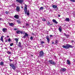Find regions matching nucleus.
Listing matches in <instances>:
<instances>
[{"label": "nucleus", "mask_w": 75, "mask_h": 75, "mask_svg": "<svg viewBox=\"0 0 75 75\" xmlns=\"http://www.w3.org/2000/svg\"><path fill=\"white\" fill-rule=\"evenodd\" d=\"M17 22L18 23V24H21V22L19 20H17Z\"/></svg>", "instance_id": "nucleus-24"}, {"label": "nucleus", "mask_w": 75, "mask_h": 75, "mask_svg": "<svg viewBox=\"0 0 75 75\" xmlns=\"http://www.w3.org/2000/svg\"><path fill=\"white\" fill-rule=\"evenodd\" d=\"M9 65L11 67V68H12L13 69H14V70H15V69H16V67H15V66H14V65H13V64H9Z\"/></svg>", "instance_id": "nucleus-4"}, {"label": "nucleus", "mask_w": 75, "mask_h": 75, "mask_svg": "<svg viewBox=\"0 0 75 75\" xmlns=\"http://www.w3.org/2000/svg\"><path fill=\"white\" fill-rule=\"evenodd\" d=\"M59 30L60 32H61V31H62V28H61V27L59 28Z\"/></svg>", "instance_id": "nucleus-18"}, {"label": "nucleus", "mask_w": 75, "mask_h": 75, "mask_svg": "<svg viewBox=\"0 0 75 75\" xmlns=\"http://www.w3.org/2000/svg\"><path fill=\"white\" fill-rule=\"evenodd\" d=\"M50 36H51V37H52V35H50Z\"/></svg>", "instance_id": "nucleus-52"}, {"label": "nucleus", "mask_w": 75, "mask_h": 75, "mask_svg": "<svg viewBox=\"0 0 75 75\" xmlns=\"http://www.w3.org/2000/svg\"><path fill=\"white\" fill-rule=\"evenodd\" d=\"M18 46L19 47H21V45H18Z\"/></svg>", "instance_id": "nucleus-39"}, {"label": "nucleus", "mask_w": 75, "mask_h": 75, "mask_svg": "<svg viewBox=\"0 0 75 75\" xmlns=\"http://www.w3.org/2000/svg\"><path fill=\"white\" fill-rule=\"evenodd\" d=\"M15 40H16V43L17 44L18 43V39L17 38H16Z\"/></svg>", "instance_id": "nucleus-20"}, {"label": "nucleus", "mask_w": 75, "mask_h": 75, "mask_svg": "<svg viewBox=\"0 0 75 75\" xmlns=\"http://www.w3.org/2000/svg\"><path fill=\"white\" fill-rule=\"evenodd\" d=\"M20 33L21 34H23V33H23V32L22 31H21V32L20 31Z\"/></svg>", "instance_id": "nucleus-44"}, {"label": "nucleus", "mask_w": 75, "mask_h": 75, "mask_svg": "<svg viewBox=\"0 0 75 75\" xmlns=\"http://www.w3.org/2000/svg\"><path fill=\"white\" fill-rule=\"evenodd\" d=\"M49 62L52 65H56V63L55 62L52 61V60H49Z\"/></svg>", "instance_id": "nucleus-3"}, {"label": "nucleus", "mask_w": 75, "mask_h": 75, "mask_svg": "<svg viewBox=\"0 0 75 75\" xmlns=\"http://www.w3.org/2000/svg\"><path fill=\"white\" fill-rule=\"evenodd\" d=\"M62 47L63 48H66V49H67V46H64L63 45L62 46Z\"/></svg>", "instance_id": "nucleus-27"}, {"label": "nucleus", "mask_w": 75, "mask_h": 75, "mask_svg": "<svg viewBox=\"0 0 75 75\" xmlns=\"http://www.w3.org/2000/svg\"><path fill=\"white\" fill-rule=\"evenodd\" d=\"M32 35H34V33H32Z\"/></svg>", "instance_id": "nucleus-46"}, {"label": "nucleus", "mask_w": 75, "mask_h": 75, "mask_svg": "<svg viewBox=\"0 0 75 75\" xmlns=\"http://www.w3.org/2000/svg\"><path fill=\"white\" fill-rule=\"evenodd\" d=\"M14 30H15V31H17V28H15L14 29Z\"/></svg>", "instance_id": "nucleus-40"}, {"label": "nucleus", "mask_w": 75, "mask_h": 75, "mask_svg": "<svg viewBox=\"0 0 75 75\" xmlns=\"http://www.w3.org/2000/svg\"><path fill=\"white\" fill-rule=\"evenodd\" d=\"M9 61H10V62H11V61H12V60L9 59Z\"/></svg>", "instance_id": "nucleus-45"}, {"label": "nucleus", "mask_w": 75, "mask_h": 75, "mask_svg": "<svg viewBox=\"0 0 75 75\" xmlns=\"http://www.w3.org/2000/svg\"><path fill=\"white\" fill-rule=\"evenodd\" d=\"M60 15H58V17H60Z\"/></svg>", "instance_id": "nucleus-47"}, {"label": "nucleus", "mask_w": 75, "mask_h": 75, "mask_svg": "<svg viewBox=\"0 0 75 75\" xmlns=\"http://www.w3.org/2000/svg\"><path fill=\"white\" fill-rule=\"evenodd\" d=\"M14 18H16V19H18V15H15L14 16Z\"/></svg>", "instance_id": "nucleus-16"}, {"label": "nucleus", "mask_w": 75, "mask_h": 75, "mask_svg": "<svg viewBox=\"0 0 75 75\" xmlns=\"http://www.w3.org/2000/svg\"><path fill=\"white\" fill-rule=\"evenodd\" d=\"M16 10L18 11H20V7L19 6H17L16 7Z\"/></svg>", "instance_id": "nucleus-14"}, {"label": "nucleus", "mask_w": 75, "mask_h": 75, "mask_svg": "<svg viewBox=\"0 0 75 75\" xmlns=\"http://www.w3.org/2000/svg\"><path fill=\"white\" fill-rule=\"evenodd\" d=\"M26 26H29V24H28V23H26Z\"/></svg>", "instance_id": "nucleus-36"}, {"label": "nucleus", "mask_w": 75, "mask_h": 75, "mask_svg": "<svg viewBox=\"0 0 75 75\" xmlns=\"http://www.w3.org/2000/svg\"><path fill=\"white\" fill-rule=\"evenodd\" d=\"M44 53L43 52V51H41L39 53V56L40 57H44Z\"/></svg>", "instance_id": "nucleus-2"}, {"label": "nucleus", "mask_w": 75, "mask_h": 75, "mask_svg": "<svg viewBox=\"0 0 75 75\" xmlns=\"http://www.w3.org/2000/svg\"><path fill=\"white\" fill-rule=\"evenodd\" d=\"M30 39L31 40H33V37L32 36H31L30 38Z\"/></svg>", "instance_id": "nucleus-33"}, {"label": "nucleus", "mask_w": 75, "mask_h": 75, "mask_svg": "<svg viewBox=\"0 0 75 75\" xmlns=\"http://www.w3.org/2000/svg\"><path fill=\"white\" fill-rule=\"evenodd\" d=\"M10 50H11V51H13V48H12L11 47H10Z\"/></svg>", "instance_id": "nucleus-41"}, {"label": "nucleus", "mask_w": 75, "mask_h": 75, "mask_svg": "<svg viewBox=\"0 0 75 75\" xmlns=\"http://www.w3.org/2000/svg\"><path fill=\"white\" fill-rule=\"evenodd\" d=\"M66 46H67V49L69 48L70 45L69 44H67L66 45Z\"/></svg>", "instance_id": "nucleus-26"}, {"label": "nucleus", "mask_w": 75, "mask_h": 75, "mask_svg": "<svg viewBox=\"0 0 75 75\" xmlns=\"http://www.w3.org/2000/svg\"><path fill=\"white\" fill-rule=\"evenodd\" d=\"M2 20H3V19L2 18H0V21H1Z\"/></svg>", "instance_id": "nucleus-42"}, {"label": "nucleus", "mask_w": 75, "mask_h": 75, "mask_svg": "<svg viewBox=\"0 0 75 75\" xmlns=\"http://www.w3.org/2000/svg\"><path fill=\"white\" fill-rule=\"evenodd\" d=\"M4 33H6L7 31V29L6 28H3L2 30Z\"/></svg>", "instance_id": "nucleus-5"}, {"label": "nucleus", "mask_w": 75, "mask_h": 75, "mask_svg": "<svg viewBox=\"0 0 75 75\" xmlns=\"http://www.w3.org/2000/svg\"><path fill=\"white\" fill-rule=\"evenodd\" d=\"M46 38L47 40V42L48 43H50V39H49V37L48 36H47Z\"/></svg>", "instance_id": "nucleus-11"}, {"label": "nucleus", "mask_w": 75, "mask_h": 75, "mask_svg": "<svg viewBox=\"0 0 75 75\" xmlns=\"http://www.w3.org/2000/svg\"><path fill=\"white\" fill-rule=\"evenodd\" d=\"M7 37H9V36H7Z\"/></svg>", "instance_id": "nucleus-50"}, {"label": "nucleus", "mask_w": 75, "mask_h": 75, "mask_svg": "<svg viewBox=\"0 0 75 75\" xmlns=\"http://www.w3.org/2000/svg\"><path fill=\"white\" fill-rule=\"evenodd\" d=\"M31 56H32L33 57V55H31Z\"/></svg>", "instance_id": "nucleus-54"}, {"label": "nucleus", "mask_w": 75, "mask_h": 75, "mask_svg": "<svg viewBox=\"0 0 75 75\" xmlns=\"http://www.w3.org/2000/svg\"><path fill=\"white\" fill-rule=\"evenodd\" d=\"M52 7H53L54 8H57V6L55 5H53Z\"/></svg>", "instance_id": "nucleus-19"}, {"label": "nucleus", "mask_w": 75, "mask_h": 75, "mask_svg": "<svg viewBox=\"0 0 75 75\" xmlns=\"http://www.w3.org/2000/svg\"><path fill=\"white\" fill-rule=\"evenodd\" d=\"M52 44H54V42H52Z\"/></svg>", "instance_id": "nucleus-49"}, {"label": "nucleus", "mask_w": 75, "mask_h": 75, "mask_svg": "<svg viewBox=\"0 0 75 75\" xmlns=\"http://www.w3.org/2000/svg\"><path fill=\"white\" fill-rule=\"evenodd\" d=\"M65 21H67V22H69V18H67L64 20Z\"/></svg>", "instance_id": "nucleus-9"}, {"label": "nucleus", "mask_w": 75, "mask_h": 75, "mask_svg": "<svg viewBox=\"0 0 75 75\" xmlns=\"http://www.w3.org/2000/svg\"><path fill=\"white\" fill-rule=\"evenodd\" d=\"M8 13H9V12L8 11H6V14H8Z\"/></svg>", "instance_id": "nucleus-37"}, {"label": "nucleus", "mask_w": 75, "mask_h": 75, "mask_svg": "<svg viewBox=\"0 0 75 75\" xmlns=\"http://www.w3.org/2000/svg\"><path fill=\"white\" fill-rule=\"evenodd\" d=\"M7 53L9 54H11V52H9V51L7 52Z\"/></svg>", "instance_id": "nucleus-29"}, {"label": "nucleus", "mask_w": 75, "mask_h": 75, "mask_svg": "<svg viewBox=\"0 0 75 75\" xmlns=\"http://www.w3.org/2000/svg\"><path fill=\"white\" fill-rule=\"evenodd\" d=\"M0 65H4V63L3 62H1Z\"/></svg>", "instance_id": "nucleus-28"}, {"label": "nucleus", "mask_w": 75, "mask_h": 75, "mask_svg": "<svg viewBox=\"0 0 75 75\" xmlns=\"http://www.w3.org/2000/svg\"><path fill=\"white\" fill-rule=\"evenodd\" d=\"M19 45H21V42H19Z\"/></svg>", "instance_id": "nucleus-43"}, {"label": "nucleus", "mask_w": 75, "mask_h": 75, "mask_svg": "<svg viewBox=\"0 0 75 75\" xmlns=\"http://www.w3.org/2000/svg\"><path fill=\"white\" fill-rule=\"evenodd\" d=\"M4 37V36H2L1 38V41L2 42H3V37Z\"/></svg>", "instance_id": "nucleus-17"}, {"label": "nucleus", "mask_w": 75, "mask_h": 75, "mask_svg": "<svg viewBox=\"0 0 75 75\" xmlns=\"http://www.w3.org/2000/svg\"><path fill=\"white\" fill-rule=\"evenodd\" d=\"M74 42V41H72V42Z\"/></svg>", "instance_id": "nucleus-53"}, {"label": "nucleus", "mask_w": 75, "mask_h": 75, "mask_svg": "<svg viewBox=\"0 0 75 75\" xmlns=\"http://www.w3.org/2000/svg\"><path fill=\"white\" fill-rule=\"evenodd\" d=\"M67 64H68V65H70L71 64V62L69 60H67Z\"/></svg>", "instance_id": "nucleus-12"}, {"label": "nucleus", "mask_w": 75, "mask_h": 75, "mask_svg": "<svg viewBox=\"0 0 75 75\" xmlns=\"http://www.w3.org/2000/svg\"><path fill=\"white\" fill-rule=\"evenodd\" d=\"M41 44H44L45 43V42L43 41H41L40 42Z\"/></svg>", "instance_id": "nucleus-31"}, {"label": "nucleus", "mask_w": 75, "mask_h": 75, "mask_svg": "<svg viewBox=\"0 0 75 75\" xmlns=\"http://www.w3.org/2000/svg\"><path fill=\"white\" fill-rule=\"evenodd\" d=\"M58 44V40H56L54 42V44H56V45H57V44Z\"/></svg>", "instance_id": "nucleus-23"}, {"label": "nucleus", "mask_w": 75, "mask_h": 75, "mask_svg": "<svg viewBox=\"0 0 75 75\" xmlns=\"http://www.w3.org/2000/svg\"><path fill=\"white\" fill-rule=\"evenodd\" d=\"M52 21L53 23H54L56 24H58V22L56 21V20L55 19H53Z\"/></svg>", "instance_id": "nucleus-15"}, {"label": "nucleus", "mask_w": 75, "mask_h": 75, "mask_svg": "<svg viewBox=\"0 0 75 75\" xmlns=\"http://www.w3.org/2000/svg\"><path fill=\"white\" fill-rule=\"evenodd\" d=\"M5 42H7V40H6L5 41Z\"/></svg>", "instance_id": "nucleus-48"}, {"label": "nucleus", "mask_w": 75, "mask_h": 75, "mask_svg": "<svg viewBox=\"0 0 75 75\" xmlns=\"http://www.w3.org/2000/svg\"><path fill=\"white\" fill-rule=\"evenodd\" d=\"M23 28H25V27L24 26H23Z\"/></svg>", "instance_id": "nucleus-51"}, {"label": "nucleus", "mask_w": 75, "mask_h": 75, "mask_svg": "<svg viewBox=\"0 0 75 75\" xmlns=\"http://www.w3.org/2000/svg\"><path fill=\"white\" fill-rule=\"evenodd\" d=\"M16 32L17 34H20V30H18L16 31Z\"/></svg>", "instance_id": "nucleus-21"}, {"label": "nucleus", "mask_w": 75, "mask_h": 75, "mask_svg": "<svg viewBox=\"0 0 75 75\" xmlns=\"http://www.w3.org/2000/svg\"><path fill=\"white\" fill-rule=\"evenodd\" d=\"M13 43H11L10 44V46H13Z\"/></svg>", "instance_id": "nucleus-38"}, {"label": "nucleus", "mask_w": 75, "mask_h": 75, "mask_svg": "<svg viewBox=\"0 0 75 75\" xmlns=\"http://www.w3.org/2000/svg\"><path fill=\"white\" fill-rule=\"evenodd\" d=\"M64 35L65 37H66V38H69V36H70L69 35H67V34H66V33H64Z\"/></svg>", "instance_id": "nucleus-8"}, {"label": "nucleus", "mask_w": 75, "mask_h": 75, "mask_svg": "<svg viewBox=\"0 0 75 75\" xmlns=\"http://www.w3.org/2000/svg\"><path fill=\"white\" fill-rule=\"evenodd\" d=\"M71 1V2H75V0H70Z\"/></svg>", "instance_id": "nucleus-32"}, {"label": "nucleus", "mask_w": 75, "mask_h": 75, "mask_svg": "<svg viewBox=\"0 0 75 75\" xmlns=\"http://www.w3.org/2000/svg\"><path fill=\"white\" fill-rule=\"evenodd\" d=\"M25 7L24 8V10L25 11V14H27V15L28 16H29L30 15V13L28 12H27V6L25 4Z\"/></svg>", "instance_id": "nucleus-1"}, {"label": "nucleus", "mask_w": 75, "mask_h": 75, "mask_svg": "<svg viewBox=\"0 0 75 75\" xmlns=\"http://www.w3.org/2000/svg\"><path fill=\"white\" fill-rule=\"evenodd\" d=\"M44 10V8L42 6L40 8V11L42 10Z\"/></svg>", "instance_id": "nucleus-22"}, {"label": "nucleus", "mask_w": 75, "mask_h": 75, "mask_svg": "<svg viewBox=\"0 0 75 75\" xmlns=\"http://www.w3.org/2000/svg\"><path fill=\"white\" fill-rule=\"evenodd\" d=\"M47 24H48V25H52V24H50V23L49 22L47 23Z\"/></svg>", "instance_id": "nucleus-25"}, {"label": "nucleus", "mask_w": 75, "mask_h": 75, "mask_svg": "<svg viewBox=\"0 0 75 75\" xmlns=\"http://www.w3.org/2000/svg\"><path fill=\"white\" fill-rule=\"evenodd\" d=\"M16 1L18 2L19 3H23V0H16Z\"/></svg>", "instance_id": "nucleus-7"}, {"label": "nucleus", "mask_w": 75, "mask_h": 75, "mask_svg": "<svg viewBox=\"0 0 75 75\" xmlns=\"http://www.w3.org/2000/svg\"><path fill=\"white\" fill-rule=\"evenodd\" d=\"M42 21H46V20H45V19H44V18H43L42 19Z\"/></svg>", "instance_id": "nucleus-34"}, {"label": "nucleus", "mask_w": 75, "mask_h": 75, "mask_svg": "<svg viewBox=\"0 0 75 75\" xmlns=\"http://www.w3.org/2000/svg\"><path fill=\"white\" fill-rule=\"evenodd\" d=\"M9 26H11V27H13L14 25V24L13 23H9Z\"/></svg>", "instance_id": "nucleus-10"}, {"label": "nucleus", "mask_w": 75, "mask_h": 75, "mask_svg": "<svg viewBox=\"0 0 75 75\" xmlns=\"http://www.w3.org/2000/svg\"><path fill=\"white\" fill-rule=\"evenodd\" d=\"M8 42H10L11 41V39H8Z\"/></svg>", "instance_id": "nucleus-35"}, {"label": "nucleus", "mask_w": 75, "mask_h": 75, "mask_svg": "<svg viewBox=\"0 0 75 75\" xmlns=\"http://www.w3.org/2000/svg\"><path fill=\"white\" fill-rule=\"evenodd\" d=\"M22 8H23V7H22Z\"/></svg>", "instance_id": "nucleus-55"}, {"label": "nucleus", "mask_w": 75, "mask_h": 75, "mask_svg": "<svg viewBox=\"0 0 75 75\" xmlns=\"http://www.w3.org/2000/svg\"><path fill=\"white\" fill-rule=\"evenodd\" d=\"M25 35L23 36V38H26V37L28 36V34L27 33H25Z\"/></svg>", "instance_id": "nucleus-6"}, {"label": "nucleus", "mask_w": 75, "mask_h": 75, "mask_svg": "<svg viewBox=\"0 0 75 75\" xmlns=\"http://www.w3.org/2000/svg\"><path fill=\"white\" fill-rule=\"evenodd\" d=\"M69 47L71 48H73L74 47V46H72V45H70V46H69Z\"/></svg>", "instance_id": "nucleus-30"}, {"label": "nucleus", "mask_w": 75, "mask_h": 75, "mask_svg": "<svg viewBox=\"0 0 75 75\" xmlns=\"http://www.w3.org/2000/svg\"><path fill=\"white\" fill-rule=\"evenodd\" d=\"M61 71L63 72H65L66 71V69L65 68H62L61 69Z\"/></svg>", "instance_id": "nucleus-13"}]
</instances>
